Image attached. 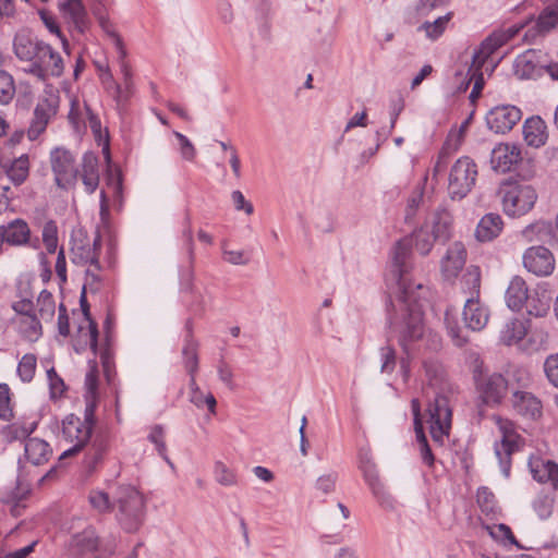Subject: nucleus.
Instances as JSON below:
<instances>
[{
  "label": "nucleus",
  "instance_id": "nucleus-1",
  "mask_svg": "<svg viewBox=\"0 0 558 558\" xmlns=\"http://www.w3.org/2000/svg\"><path fill=\"white\" fill-rule=\"evenodd\" d=\"M101 154L106 162L105 186L100 192V220L107 233L104 244L102 231H99L93 243L85 238H73L71 260L75 265L86 267L84 290L97 292L110 287L113 268L117 263V240L110 230L111 209L120 210L123 203V178L121 169L112 161L110 142H102Z\"/></svg>",
  "mask_w": 558,
  "mask_h": 558
},
{
  "label": "nucleus",
  "instance_id": "nucleus-2",
  "mask_svg": "<svg viewBox=\"0 0 558 558\" xmlns=\"http://www.w3.org/2000/svg\"><path fill=\"white\" fill-rule=\"evenodd\" d=\"M435 241H438V239L429 231L428 223H424L411 236L400 240L393 251V264L401 291L402 322H391V325L401 333L400 344L408 359L411 356L410 342L421 339L424 335L422 299L426 291L423 284H414L410 280L408 258L412 247L421 255H427L432 251Z\"/></svg>",
  "mask_w": 558,
  "mask_h": 558
},
{
  "label": "nucleus",
  "instance_id": "nucleus-3",
  "mask_svg": "<svg viewBox=\"0 0 558 558\" xmlns=\"http://www.w3.org/2000/svg\"><path fill=\"white\" fill-rule=\"evenodd\" d=\"M424 368L429 386L425 393L428 396V390L433 389L434 399L428 402L424 413L421 412L418 399H413L411 405L420 456L423 463L432 469L435 464V456L424 433V424L427 425L433 441L444 446L451 430L452 409L448 397L442 393L447 386L445 368L437 362H424Z\"/></svg>",
  "mask_w": 558,
  "mask_h": 558
},
{
  "label": "nucleus",
  "instance_id": "nucleus-4",
  "mask_svg": "<svg viewBox=\"0 0 558 558\" xmlns=\"http://www.w3.org/2000/svg\"><path fill=\"white\" fill-rule=\"evenodd\" d=\"M100 384L98 364L95 360L89 361L85 378V418L82 420L74 414H69L62 420L59 437L69 448L64 450L61 458L77 453L90 439L96 422V410L102 396Z\"/></svg>",
  "mask_w": 558,
  "mask_h": 558
},
{
  "label": "nucleus",
  "instance_id": "nucleus-5",
  "mask_svg": "<svg viewBox=\"0 0 558 558\" xmlns=\"http://www.w3.org/2000/svg\"><path fill=\"white\" fill-rule=\"evenodd\" d=\"M85 325L86 326L80 327V340H83L85 347H89L94 354L98 353L100 356L102 377L106 381V388L104 390V408L107 411L108 403L110 407H113L116 420L120 423V397L114 363V335L112 331V319L110 316H107L105 320V339L100 345L98 344L97 324L93 322L87 314H85Z\"/></svg>",
  "mask_w": 558,
  "mask_h": 558
},
{
  "label": "nucleus",
  "instance_id": "nucleus-6",
  "mask_svg": "<svg viewBox=\"0 0 558 558\" xmlns=\"http://www.w3.org/2000/svg\"><path fill=\"white\" fill-rule=\"evenodd\" d=\"M15 56L27 62L24 68L39 80L48 76H60L63 73V60L48 44L38 40L27 32L17 33L13 41Z\"/></svg>",
  "mask_w": 558,
  "mask_h": 558
},
{
  "label": "nucleus",
  "instance_id": "nucleus-7",
  "mask_svg": "<svg viewBox=\"0 0 558 558\" xmlns=\"http://www.w3.org/2000/svg\"><path fill=\"white\" fill-rule=\"evenodd\" d=\"M470 359L478 399L486 407H498L508 393V379L499 373L484 372V362L478 354H471Z\"/></svg>",
  "mask_w": 558,
  "mask_h": 558
},
{
  "label": "nucleus",
  "instance_id": "nucleus-8",
  "mask_svg": "<svg viewBox=\"0 0 558 558\" xmlns=\"http://www.w3.org/2000/svg\"><path fill=\"white\" fill-rule=\"evenodd\" d=\"M117 518L122 529L135 533L143 525L145 517V502L142 494L130 485H121L117 490Z\"/></svg>",
  "mask_w": 558,
  "mask_h": 558
},
{
  "label": "nucleus",
  "instance_id": "nucleus-9",
  "mask_svg": "<svg viewBox=\"0 0 558 558\" xmlns=\"http://www.w3.org/2000/svg\"><path fill=\"white\" fill-rule=\"evenodd\" d=\"M505 214L509 217H522L530 213L538 198L536 190L530 184L505 181L500 191Z\"/></svg>",
  "mask_w": 558,
  "mask_h": 558
},
{
  "label": "nucleus",
  "instance_id": "nucleus-10",
  "mask_svg": "<svg viewBox=\"0 0 558 558\" xmlns=\"http://www.w3.org/2000/svg\"><path fill=\"white\" fill-rule=\"evenodd\" d=\"M494 420L500 433V441L495 444V453L500 464L509 469L512 454L524 447L525 439L513 421L501 416H495Z\"/></svg>",
  "mask_w": 558,
  "mask_h": 558
},
{
  "label": "nucleus",
  "instance_id": "nucleus-11",
  "mask_svg": "<svg viewBox=\"0 0 558 558\" xmlns=\"http://www.w3.org/2000/svg\"><path fill=\"white\" fill-rule=\"evenodd\" d=\"M478 170L470 157L459 158L451 168L448 191L452 199L465 197L475 185Z\"/></svg>",
  "mask_w": 558,
  "mask_h": 558
},
{
  "label": "nucleus",
  "instance_id": "nucleus-12",
  "mask_svg": "<svg viewBox=\"0 0 558 558\" xmlns=\"http://www.w3.org/2000/svg\"><path fill=\"white\" fill-rule=\"evenodd\" d=\"M69 550L75 556L92 554L94 558H110L114 553L112 544H104L92 527L74 534Z\"/></svg>",
  "mask_w": 558,
  "mask_h": 558
},
{
  "label": "nucleus",
  "instance_id": "nucleus-13",
  "mask_svg": "<svg viewBox=\"0 0 558 558\" xmlns=\"http://www.w3.org/2000/svg\"><path fill=\"white\" fill-rule=\"evenodd\" d=\"M524 27V24L512 25L506 29H498L493 32L480 45L473 53V64L478 68L484 65L487 59L501 46L514 38L519 32Z\"/></svg>",
  "mask_w": 558,
  "mask_h": 558
},
{
  "label": "nucleus",
  "instance_id": "nucleus-14",
  "mask_svg": "<svg viewBox=\"0 0 558 558\" xmlns=\"http://www.w3.org/2000/svg\"><path fill=\"white\" fill-rule=\"evenodd\" d=\"M522 161V148L517 142H500L492 151L490 165L496 172L514 171Z\"/></svg>",
  "mask_w": 558,
  "mask_h": 558
},
{
  "label": "nucleus",
  "instance_id": "nucleus-15",
  "mask_svg": "<svg viewBox=\"0 0 558 558\" xmlns=\"http://www.w3.org/2000/svg\"><path fill=\"white\" fill-rule=\"evenodd\" d=\"M58 107L59 100L57 97L43 98L37 102L27 130L28 140H36L45 132L50 121L56 117Z\"/></svg>",
  "mask_w": 558,
  "mask_h": 558
},
{
  "label": "nucleus",
  "instance_id": "nucleus-16",
  "mask_svg": "<svg viewBox=\"0 0 558 558\" xmlns=\"http://www.w3.org/2000/svg\"><path fill=\"white\" fill-rule=\"evenodd\" d=\"M51 165L58 186L68 189L73 185L77 178V169L73 156L68 150L54 149L51 154Z\"/></svg>",
  "mask_w": 558,
  "mask_h": 558
},
{
  "label": "nucleus",
  "instance_id": "nucleus-17",
  "mask_svg": "<svg viewBox=\"0 0 558 558\" xmlns=\"http://www.w3.org/2000/svg\"><path fill=\"white\" fill-rule=\"evenodd\" d=\"M523 264L527 271L545 277L553 274L555 269V257L545 246H532L523 255Z\"/></svg>",
  "mask_w": 558,
  "mask_h": 558
},
{
  "label": "nucleus",
  "instance_id": "nucleus-18",
  "mask_svg": "<svg viewBox=\"0 0 558 558\" xmlns=\"http://www.w3.org/2000/svg\"><path fill=\"white\" fill-rule=\"evenodd\" d=\"M521 119V110L514 106H497L486 114L487 126L496 134H506Z\"/></svg>",
  "mask_w": 558,
  "mask_h": 558
},
{
  "label": "nucleus",
  "instance_id": "nucleus-19",
  "mask_svg": "<svg viewBox=\"0 0 558 558\" xmlns=\"http://www.w3.org/2000/svg\"><path fill=\"white\" fill-rule=\"evenodd\" d=\"M0 227L4 234L5 244L39 248V240L37 238L32 239L31 228L25 220L17 218Z\"/></svg>",
  "mask_w": 558,
  "mask_h": 558
},
{
  "label": "nucleus",
  "instance_id": "nucleus-20",
  "mask_svg": "<svg viewBox=\"0 0 558 558\" xmlns=\"http://www.w3.org/2000/svg\"><path fill=\"white\" fill-rule=\"evenodd\" d=\"M466 248L462 242H453L441 260V275L446 280H454L466 263Z\"/></svg>",
  "mask_w": 558,
  "mask_h": 558
},
{
  "label": "nucleus",
  "instance_id": "nucleus-21",
  "mask_svg": "<svg viewBox=\"0 0 558 558\" xmlns=\"http://www.w3.org/2000/svg\"><path fill=\"white\" fill-rule=\"evenodd\" d=\"M541 51L529 49L518 56L513 63V73L520 80L535 78L545 70L546 64L539 60Z\"/></svg>",
  "mask_w": 558,
  "mask_h": 558
},
{
  "label": "nucleus",
  "instance_id": "nucleus-22",
  "mask_svg": "<svg viewBox=\"0 0 558 558\" xmlns=\"http://www.w3.org/2000/svg\"><path fill=\"white\" fill-rule=\"evenodd\" d=\"M511 404L517 414L529 420H538L543 414L542 401L529 391H514Z\"/></svg>",
  "mask_w": 558,
  "mask_h": 558
},
{
  "label": "nucleus",
  "instance_id": "nucleus-23",
  "mask_svg": "<svg viewBox=\"0 0 558 558\" xmlns=\"http://www.w3.org/2000/svg\"><path fill=\"white\" fill-rule=\"evenodd\" d=\"M69 121L77 134L81 133V124L83 128L88 125L93 132L95 140H109V133L107 130L102 132L101 122L99 118L92 112L90 108L85 105V113L78 111L74 107L69 112Z\"/></svg>",
  "mask_w": 558,
  "mask_h": 558
},
{
  "label": "nucleus",
  "instance_id": "nucleus-24",
  "mask_svg": "<svg viewBox=\"0 0 558 558\" xmlns=\"http://www.w3.org/2000/svg\"><path fill=\"white\" fill-rule=\"evenodd\" d=\"M77 177L81 178L86 192L94 193L99 186L100 180V159L93 151L83 156L81 170H77Z\"/></svg>",
  "mask_w": 558,
  "mask_h": 558
},
{
  "label": "nucleus",
  "instance_id": "nucleus-25",
  "mask_svg": "<svg viewBox=\"0 0 558 558\" xmlns=\"http://www.w3.org/2000/svg\"><path fill=\"white\" fill-rule=\"evenodd\" d=\"M424 223H428V229L438 241L446 242L451 238L453 228V217L446 208H440L432 213Z\"/></svg>",
  "mask_w": 558,
  "mask_h": 558
},
{
  "label": "nucleus",
  "instance_id": "nucleus-26",
  "mask_svg": "<svg viewBox=\"0 0 558 558\" xmlns=\"http://www.w3.org/2000/svg\"><path fill=\"white\" fill-rule=\"evenodd\" d=\"M463 317L466 326L474 330H482L488 323L489 311L481 302L480 298L471 296L466 300Z\"/></svg>",
  "mask_w": 558,
  "mask_h": 558
},
{
  "label": "nucleus",
  "instance_id": "nucleus-27",
  "mask_svg": "<svg viewBox=\"0 0 558 558\" xmlns=\"http://www.w3.org/2000/svg\"><path fill=\"white\" fill-rule=\"evenodd\" d=\"M558 26V0L547 4L538 15L534 25L525 33L526 38L535 39Z\"/></svg>",
  "mask_w": 558,
  "mask_h": 558
},
{
  "label": "nucleus",
  "instance_id": "nucleus-28",
  "mask_svg": "<svg viewBox=\"0 0 558 558\" xmlns=\"http://www.w3.org/2000/svg\"><path fill=\"white\" fill-rule=\"evenodd\" d=\"M359 468L374 497L383 502L386 495L385 487L378 476L375 463L367 453L360 454Z\"/></svg>",
  "mask_w": 558,
  "mask_h": 558
},
{
  "label": "nucleus",
  "instance_id": "nucleus-29",
  "mask_svg": "<svg viewBox=\"0 0 558 558\" xmlns=\"http://www.w3.org/2000/svg\"><path fill=\"white\" fill-rule=\"evenodd\" d=\"M530 469L534 480L539 483L550 482L553 488L558 492V465L556 463L536 457L530 460Z\"/></svg>",
  "mask_w": 558,
  "mask_h": 558
},
{
  "label": "nucleus",
  "instance_id": "nucleus-30",
  "mask_svg": "<svg viewBox=\"0 0 558 558\" xmlns=\"http://www.w3.org/2000/svg\"><path fill=\"white\" fill-rule=\"evenodd\" d=\"M504 229V220L498 214H486L477 223L475 236L480 242H489L496 239Z\"/></svg>",
  "mask_w": 558,
  "mask_h": 558
},
{
  "label": "nucleus",
  "instance_id": "nucleus-31",
  "mask_svg": "<svg viewBox=\"0 0 558 558\" xmlns=\"http://www.w3.org/2000/svg\"><path fill=\"white\" fill-rule=\"evenodd\" d=\"M530 295L526 282L521 277H514L506 292L507 305L512 311L519 312L524 307Z\"/></svg>",
  "mask_w": 558,
  "mask_h": 558
},
{
  "label": "nucleus",
  "instance_id": "nucleus-32",
  "mask_svg": "<svg viewBox=\"0 0 558 558\" xmlns=\"http://www.w3.org/2000/svg\"><path fill=\"white\" fill-rule=\"evenodd\" d=\"M10 323L16 332L26 341L35 342L43 335L41 324L37 315L11 318Z\"/></svg>",
  "mask_w": 558,
  "mask_h": 558
},
{
  "label": "nucleus",
  "instance_id": "nucleus-33",
  "mask_svg": "<svg viewBox=\"0 0 558 558\" xmlns=\"http://www.w3.org/2000/svg\"><path fill=\"white\" fill-rule=\"evenodd\" d=\"M52 454L50 445L39 438H28L25 444V456L29 462L40 465L49 461Z\"/></svg>",
  "mask_w": 558,
  "mask_h": 558
},
{
  "label": "nucleus",
  "instance_id": "nucleus-34",
  "mask_svg": "<svg viewBox=\"0 0 558 558\" xmlns=\"http://www.w3.org/2000/svg\"><path fill=\"white\" fill-rule=\"evenodd\" d=\"M109 450V440L106 437H96L85 454V464L89 471L96 470L104 461Z\"/></svg>",
  "mask_w": 558,
  "mask_h": 558
},
{
  "label": "nucleus",
  "instance_id": "nucleus-35",
  "mask_svg": "<svg viewBox=\"0 0 558 558\" xmlns=\"http://www.w3.org/2000/svg\"><path fill=\"white\" fill-rule=\"evenodd\" d=\"M452 17L453 12H448L433 22L425 21L417 27V32H424L428 40L436 41L444 35Z\"/></svg>",
  "mask_w": 558,
  "mask_h": 558
},
{
  "label": "nucleus",
  "instance_id": "nucleus-36",
  "mask_svg": "<svg viewBox=\"0 0 558 558\" xmlns=\"http://www.w3.org/2000/svg\"><path fill=\"white\" fill-rule=\"evenodd\" d=\"M7 175L15 184H22L29 173V160L27 155H22L14 159L10 166H3Z\"/></svg>",
  "mask_w": 558,
  "mask_h": 558
},
{
  "label": "nucleus",
  "instance_id": "nucleus-37",
  "mask_svg": "<svg viewBox=\"0 0 558 558\" xmlns=\"http://www.w3.org/2000/svg\"><path fill=\"white\" fill-rule=\"evenodd\" d=\"M64 13L69 14L75 27L83 33L87 27L86 11L81 0H66L61 5Z\"/></svg>",
  "mask_w": 558,
  "mask_h": 558
},
{
  "label": "nucleus",
  "instance_id": "nucleus-38",
  "mask_svg": "<svg viewBox=\"0 0 558 558\" xmlns=\"http://www.w3.org/2000/svg\"><path fill=\"white\" fill-rule=\"evenodd\" d=\"M14 393L8 384L0 383V420L10 422L14 418Z\"/></svg>",
  "mask_w": 558,
  "mask_h": 558
},
{
  "label": "nucleus",
  "instance_id": "nucleus-39",
  "mask_svg": "<svg viewBox=\"0 0 558 558\" xmlns=\"http://www.w3.org/2000/svg\"><path fill=\"white\" fill-rule=\"evenodd\" d=\"M523 233L529 239H531V234H535L537 240L543 242H548V238L558 236V213L555 218L554 230L551 229L550 223L546 221H537L529 226Z\"/></svg>",
  "mask_w": 558,
  "mask_h": 558
},
{
  "label": "nucleus",
  "instance_id": "nucleus-40",
  "mask_svg": "<svg viewBox=\"0 0 558 558\" xmlns=\"http://www.w3.org/2000/svg\"><path fill=\"white\" fill-rule=\"evenodd\" d=\"M526 335L525 324L520 319L509 322L501 332V341L506 345H512L521 341Z\"/></svg>",
  "mask_w": 558,
  "mask_h": 558
},
{
  "label": "nucleus",
  "instance_id": "nucleus-41",
  "mask_svg": "<svg viewBox=\"0 0 558 558\" xmlns=\"http://www.w3.org/2000/svg\"><path fill=\"white\" fill-rule=\"evenodd\" d=\"M524 307L526 308L529 315L543 317L549 311V299L545 295V293L539 294L538 292H533L529 296V301H526Z\"/></svg>",
  "mask_w": 558,
  "mask_h": 558
},
{
  "label": "nucleus",
  "instance_id": "nucleus-42",
  "mask_svg": "<svg viewBox=\"0 0 558 558\" xmlns=\"http://www.w3.org/2000/svg\"><path fill=\"white\" fill-rule=\"evenodd\" d=\"M487 531L489 535L497 542L501 543L505 546H517L518 548H522V546L517 541L513 535L511 529L506 524H493L488 525Z\"/></svg>",
  "mask_w": 558,
  "mask_h": 558
},
{
  "label": "nucleus",
  "instance_id": "nucleus-43",
  "mask_svg": "<svg viewBox=\"0 0 558 558\" xmlns=\"http://www.w3.org/2000/svg\"><path fill=\"white\" fill-rule=\"evenodd\" d=\"M546 129V123L541 117H531L523 124L524 140H542V137L547 136Z\"/></svg>",
  "mask_w": 558,
  "mask_h": 558
},
{
  "label": "nucleus",
  "instance_id": "nucleus-44",
  "mask_svg": "<svg viewBox=\"0 0 558 558\" xmlns=\"http://www.w3.org/2000/svg\"><path fill=\"white\" fill-rule=\"evenodd\" d=\"M37 368V357L35 354L27 353L22 356L17 365V376L23 383H31Z\"/></svg>",
  "mask_w": 558,
  "mask_h": 558
},
{
  "label": "nucleus",
  "instance_id": "nucleus-45",
  "mask_svg": "<svg viewBox=\"0 0 558 558\" xmlns=\"http://www.w3.org/2000/svg\"><path fill=\"white\" fill-rule=\"evenodd\" d=\"M43 244L49 254H54L58 250L59 236L58 226L53 220L47 221L43 227Z\"/></svg>",
  "mask_w": 558,
  "mask_h": 558
},
{
  "label": "nucleus",
  "instance_id": "nucleus-46",
  "mask_svg": "<svg viewBox=\"0 0 558 558\" xmlns=\"http://www.w3.org/2000/svg\"><path fill=\"white\" fill-rule=\"evenodd\" d=\"M445 325H446L448 335L451 337V339L456 345L462 347L466 343V339L461 335L462 330L459 327L456 313H453L450 308L446 310Z\"/></svg>",
  "mask_w": 558,
  "mask_h": 558
},
{
  "label": "nucleus",
  "instance_id": "nucleus-47",
  "mask_svg": "<svg viewBox=\"0 0 558 558\" xmlns=\"http://www.w3.org/2000/svg\"><path fill=\"white\" fill-rule=\"evenodd\" d=\"M88 500L94 510L99 513L109 512L112 510L113 506L109 499V495L99 489L90 490L88 495Z\"/></svg>",
  "mask_w": 558,
  "mask_h": 558
},
{
  "label": "nucleus",
  "instance_id": "nucleus-48",
  "mask_svg": "<svg viewBox=\"0 0 558 558\" xmlns=\"http://www.w3.org/2000/svg\"><path fill=\"white\" fill-rule=\"evenodd\" d=\"M463 284L471 292V296L480 298L481 269L477 266H470L462 278Z\"/></svg>",
  "mask_w": 558,
  "mask_h": 558
},
{
  "label": "nucleus",
  "instance_id": "nucleus-49",
  "mask_svg": "<svg viewBox=\"0 0 558 558\" xmlns=\"http://www.w3.org/2000/svg\"><path fill=\"white\" fill-rule=\"evenodd\" d=\"M36 421L21 420L9 425L8 430L14 439H25L36 429Z\"/></svg>",
  "mask_w": 558,
  "mask_h": 558
},
{
  "label": "nucleus",
  "instance_id": "nucleus-50",
  "mask_svg": "<svg viewBox=\"0 0 558 558\" xmlns=\"http://www.w3.org/2000/svg\"><path fill=\"white\" fill-rule=\"evenodd\" d=\"M192 392H191V402L194 403L197 408H204L205 405L208 408L210 413H215L216 411V404L217 401L214 397V395L208 393L205 395L199 388L194 387L195 385H192Z\"/></svg>",
  "mask_w": 558,
  "mask_h": 558
},
{
  "label": "nucleus",
  "instance_id": "nucleus-51",
  "mask_svg": "<svg viewBox=\"0 0 558 558\" xmlns=\"http://www.w3.org/2000/svg\"><path fill=\"white\" fill-rule=\"evenodd\" d=\"M15 93L13 77L4 71H0V104H9Z\"/></svg>",
  "mask_w": 558,
  "mask_h": 558
},
{
  "label": "nucleus",
  "instance_id": "nucleus-52",
  "mask_svg": "<svg viewBox=\"0 0 558 558\" xmlns=\"http://www.w3.org/2000/svg\"><path fill=\"white\" fill-rule=\"evenodd\" d=\"M47 377L49 381V390L51 399H59L63 397L66 391V386L63 379L58 375L56 369L51 367L47 371Z\"/></svg>",
  "mask_w": 558,
  "mask_h": 558
},
{
  "label": "nucleus",
  "instance_id": "nucleus-53",
  "mask_svg": "<svg viewBox=\"0 0 558 558\" xmlns=\"http://www.w3.org/2000/svg\"><path fill=\"white\" fill-rule=\"evenodd\" d=\"M483 65H480L478 68L474 66L473 62L471 63V66L469 69L468 74L470 75V81H474L473 88L470 94V99L472 101H475L482 93L483 86H484V77L483 73L481 72Z\"/></svg>",
  "mask_w": 558,
  "mask_h": 558
},
{
  "label": "nucleus",
  "instance_id": "nucleus-54",
  "mask_svg": "<svg viewBox=\"0 0 558 558\" xmlns=\"http://www.w3.org/2000/svg\"><path fill=\"white\" fill-rule=\"evenodd\" d=\"M37 303L39 306V314L43 318L53 316L56 303L50 292L46 290L41 291L37 299Z\"/></svg>",
  "mask_w": 558,
  "mask_h": 558
},
{
  "label": "nucleus",
  "instance_id": "nucleus-55",
  "mask_svg": "<svg viewBox=\"0 0 558 558\" xmlns=\"http://www.w3.org/2000/svg\"><path fill=\"white\" fill-rule=\"evenodd\" d=\"M476 500L483 512L487 514L494 512L496 506L495 495L486 487L477 490Z\"/></svg>",
  "mask_w": 558,
  "mask_h": 558
},
{
  "label": "nucleus",
  "instance_id": "nucleus-56",
  "mask_svg": "<svg viewBox=\"0 0 558 558\" xmlns=\"http://www.w3.org/2000/svg\"><path fill=\"white\" fill-rule=\"evenodd\" d=\"M149 440L156 446L158 453L167 461V446L165 442V430L161 426L156 425L151 428L149 434Z\"/></svg>",
  "mask_w": 558,
  "mask_h": 558
},
{
  "label": "nucleus",
  "instance_id": "nucleus-57",
  "mask_svg": "<svg viewBox=\"0 0 558 558\" xmlns=\"http://www.w3.org/2000/svg\"><path fill=\"white\" fill-rule=\"evenodd\" d=\"M544 372L548 381L558 388V353L550 354L544 363Z\"/></svg>",
  "mask_w": 558,
  "mask_h": 558
},
{
  "label": "nucleus",
  "instance_id": "nucleus-58",
  "mask_svg": "<svg viewBox=\"0 0 558 558\" xmlns=\"http://www.w3.org/2000/svg\"><path fill=\"white\" fill-rule=\"evenodd\" d=\"M183 354L185 359V367L192 376V385H195L194 373L198 366L196 348L193 344H187L183 350Z\"/></svg>",
  "mask_w": 558,
  "mask_h": 558
},
{
  "label": "nucleus",
  "instance_id": "nucleus-59",
  "mask_svg": "<svg viewBox=\"0 0 558 558\" xmlns=\"http://www.w3.org/2000/svg\"><path fill=\"white\" fill-rule=\"evenodd\" d=\"M215 475L217 481L222 485H233L236 483L235 473L228 469L222 462H217L215 465Z\"/></svg>",
  "mask_w": 558,
  "mask_h": 558
},
{
  "label": "nucleus",
  "instance_id": "nucleus-60",
  "mask_svg": "<svg viewBox=\"0 0 558 558\" xmlns=\"http://www.w3.org/2000/svg\"><path fill=\"white\" fill-rule=\"evenodd\" d=\"M14 316L12 318H21L36 315L34 303L28 299L15 301L12 304Z\"/></svg>",
  "mask_w": 558,
  "mask_h": 558
},
{
  "label": "nucleus",
  "instance_id": "nucleus-61",
  "mask_svg": "<svg viewBox=\"0 0 558 558\" xmlns=\"http://www.w3.org/2000/svg\"><path fill=\"white\" fill-rule=\"evenodd\" d=\"M450 0H418L415 11L421 16H427L435 9L449 4Z\"/></svg>",
  "mask_w": 558,
  "mask_h": 558
},
{
  "label": "nucleus",
  "instance_id": "nucleus-62",
  "mask_svg": "<svg viewBox=\"0 0 558 558\" xmlns=\"http://www.w3.org/2000/svg\"><path fill=\"white\" fill-rule=\"evenodd\" d=\"M555 499L550 495H542L534 502V509L541 518H547L553 511Z\"/></svg>",
  "mask_w": 558,
  "mask_h": 558
},
{
  "label": "nucleus",
  "instance_id": "nucleus-63",
  "mask_svg": "<svg viewBox=\"0 0 558 558\" xmlns=\"http://www.w3.org/2000/svg\"><path fill=\"white\" fill-rule=\"evenodd\" d=\"M116 40H117V46H118L119 52H120V59H121L120 69L123 74V77H124V86L129 90L132 87V70H131V66L129 65V63L124 61L126 52L122 47L121 39L117 36Z\"/></svg>",
  "mask_w": 558,
  "mask_h": 558
},
{
  "label": "nucleus",
  "instance_id": "nucleus-64",
  "mask_svg": "<svg viewBox=\"0 0 558 558\" xmlns=\"http://www.w3.org/2000/svg\"><path fill=\"white\" fill-rule=\"evenodd\" d=\"M336 482H337L336 474H327V475L320 476L317 480L316 487L324 494H329V493L333 492Z\"/></svg>",
  "mask_w": 558,
  "mask_h": 558
}]
</instances>
